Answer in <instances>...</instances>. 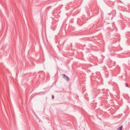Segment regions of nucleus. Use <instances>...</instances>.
Instances as JSON below:
<instances>
[{
    "mask_svg": "<svg viewBox=\"0 0 130 130\" xmlns=\"http://www.w3.org/2000/svg\"><path fill=\"white\" fill-rule=\"evenodd\" d=\"M122 125L120 127H119L117 129V130H122Z\"/></svg>",
    "mask_w": 130,
    "mask_h": 130,
    "instance_id": "nucleus-3",
    "label": "nucleus"
},
{
    "mask_svg": "<svg viewBox=\"0 0 130 130\" xmlns=\"http://www.w3.org/2000/svg\"><path fill=\"white\" fill-rule=\"evenodd\" d=\"M54 98V96L53 95H52V98L53 99Z\"/></svg>",
    "mask_w": 130,
    "mask_h": 130,
    "instance_id": "nucleus-5",
    "label": "nucleus"
},
{
    "mask_svg": "<svg viewBox=\"0 0 130 130\" xmlns=\"http://www.w3.org/2000/svg\"><path fill=\"white\" fill-rule=\"evenodd\" d=\"M62 76L63 78L67 81H68L70 80V79L69 77L68 76L66 75L65 74H62Z\"/></svg>",
    "mask_w": 130,
    "mask_h": 130,
    "instance_id": "nucleus-1",
    "label": "nucleus"
},
{
    "mask_svg": "<svg viewBox=\"0 0 130 130\" xmlns=\"http://www.w3.org/2000/svg\"><path fill=\"white\" fill-rule=\"evenodd\" d=\"M125 85H126V87H128V84H127V83H126Z\"/></svg>",
    "mask_w": 130,
    "mask_h": 130,
    "instance_id": "nucleus-4",
    "label": "nucleus"
},
{
    "mask_svg": "<svg viewBox=\"0 0 130 130\" xmlns=\"http://www.w3.org/2000/svg\"><path fill=\"white\" fill-rule=\"evenodd\" d=\"M108 14V15H111V16L110 18L109 17V19H112L113 18L112 14H111V13H109Z\"/></svg>",
    "mask_w": 130,
    "mask_h": 130,
    "instance_id": "nucleus-2",
    "label": "nucleus"
}]
</instances>
